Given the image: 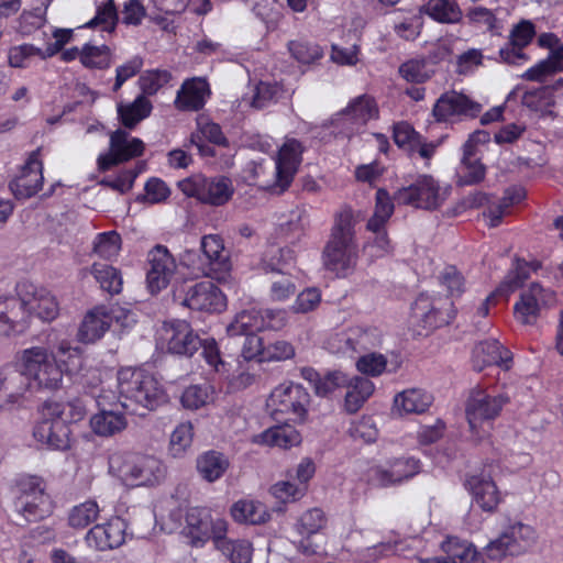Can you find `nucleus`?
Listing matches in <instances>:
<instances>
[{
  "instance_id": "f257e3e1",
  "label": "nucleus",
  "mask_w": 563,
  "mask_h": 563,
  "mask_svg": "<svg viewBox=\"0 0 563 563\" xmlns=\"http://www.w3.org/2000/svg\"><path fill=\"white\" fill-rule=\"evenodd\" d=\"M118 393L121 406L132 415L144 416L166 401L158 380L141 368L125 367L118 372Z\"/></svg>"
},
{
  "instance_id": "f03ea898",
  "label": "nucleus",
  "mask_w": 563,
  "mask_h": 563,
  "mask_svg": "<svg viewBox=\"0 0 563 563\" xmlns=\"http://www.w3.org/2000/svg\"><path fill=\"white\" fill-rule=\"evenodd\" d=\"M323 265L338 276H346L356 265L357 245L354 240L353 217L344 210L335 217L323 254Z\"/></svg>"
},
{
  "instance_id": "7ed1b4c3",
  "label": "nucleus",
  "mask_w": 563,
  "mask_h": 563,
  "mask_svg": "<svg viewBox=\"0 0 563 563\" xmlns=\"http://www.w3.org/2000/svg\"><path fill=\"white\" fill-rule=\"evenodd\" d=\"M110 468L126 486H155L166 477V466L153 455L126 454L114 455Z\"/></svg>"
},
{
  "instance_id": "20e7f679",
  "label": "nucleus",
  "mask_w": 563,
  "mask_h": 563,
  "mask_svg": "<svg viewBox=\"0 0 563 563\" xmlns=\"http://www.w3.org/2000/svg\"><path fill=\"white\" fill-rule=\"evenodd\" d=\"M20 365L37 388L56 390L62 386L64 371L54 352L32 346L20 353Z\"/></svg>"
},
{
  "instance_id": "39448f33",
  "label": "nucleus",
  "mask_w": 563,
  "mask_h": 563,
  "mask_svg": "<svg viewBox=\"0 0 563 563\" xmlns=\"http://www.w3.org/2000/svg\"><path fill=\"white\" fill-rule=\"evenodd\" d=\"M449 191V187L442 188L431 175H419L412 184L395 191L394 200L399 206L435 210L446 200Z\"/></svg>"
},
{
  "instance_id": "423d86ee",
  "label": "nucleus",
  "mask_w": 563,
  "mask_h": 563,
  "mask_svg": "<svg viewBox=\"0 0 563 563\" xmlns=\"http://www.w3.org/2000/svg\"><path fill=\"white\" fill-rule=\"evenodd\" d=\"M177 186L185 196L213 207L225 205L234 194L233 183L225 176L208 178L196 174L179 180Z\"/></svg>"
},
{
  "instance_id": "0eeeda50",
  "label": "nucleus",
  "mask_w": 563,
  "mask_h": 563,
  "mask_svg": "<svg viewBox=\"0 0 563 563\" xmlns=\"http://www.w3.org/2000/svg\"><path fill=\"white\" fill-rule=\"evenodd\" d=\"M310 395L306 388L299 384H282L274 388L267 400V407L272 409V417L279 420V416H287V420L303 421Z\"/></svg>"
},
{
  "instance_id": "6e6552de",
  "label": "nucleus",
  "mask_w": 563,
  "mask_h": 563,
  "mask_svg": "<svg viewBox=\"0 0 563 563\" xmlns=\"http://www.w3.org/2000/svg\"><path fill=\"white\" fill-rule=\"evenodd\" d=\"M537 541V532L530 525L516 521L507 526L500 536L485 548L490 560H501L507 555H520Z\"/></svg>"
},
{
  "instance_id": "1a4fd4ad",
  "label": "nucleus",
  "mask_w": 563,
  "mask_h": 563,
  "mask_svg": "<svg viewBox=\"0 0 563 563\" xmlns=\"http://www.w3.org/2000/svg\"><path fill=\"white\" fill-rule=\"evenodd\" d=\"M228 521L213 516L207 507H191L186 512L185 533L192 547H202L209 540L216 544L220 536L227 534Z\"/></svg>"
},
{
  "instance_id": "9d476101",
  "label": "nucleus",
  "mask_w": 563,
  "mask_h": 563,
  "mask_svg": "<svg viewBox=\"0 0 563 563\" xmlns=\"http://www.w3.org/2000/svg\"><path fill=\"white\" fill-rule=\"evenodd\" d=\"M174 299L192 310L220 312L225 308V296L211 280L181 284L174 291Z\"/></svg>"
},
{
  "instance_id": "9b49d317",
  "label": "nucleus",
  "mask_w": 563,
  "mask_h": 563,
  "mask_svg": "<svg viewBox=\"0 0 563 563\" xmlns=\"http://www.w3.org/2000/svg\"><path fill=\"white\" fill-rule=\"evenodd\" d=\"M420 471L419 460L410 456L395 457L384 464L371 466L366 472V481L375 487H388L412 478Z\"/></svg>"
},
{
  "instance_id": "f8f14e48",
  "label": "nucleus",
  "mask_w": 563,
  "mask_h": 563,
  "mask_svg": "<svg viewBox=\"0 0 563 563\" xmlns=\"http://www.w3.org/2000/svg\"><path fill=\"white\" fill-rule=\"evenodd\" d=\"M23 287L25 291L18 298L21 303L18 313L22 317L21 325L19 327L20 331L32 314L44 321H52L57 317L58 303L51 291L44 288H36L33 285Z\"/></svg>"
},
{
  "instance_id": "ddd939ff",
  "label": "nucleus",
  "mask_w": 563,
  "mask_h": 563,
  "mask_svg": "<svg viewBox=\"0 0 563 563\" xmlns=\"http://www.w3.org/2000/svg\"><path fill=\"white\" fill-rule=\"evenodd\" d=\"M159 339L169 353L188 357L192 356L202 345V339L184 320L164 322Z\"/></svg>"
},
{
  "instance_id": "4468645a",
  "label": "nucleus",
  "mask_w": 563,
  "mask_h": 563,
  "mask_svg": "<svg viewBox=\"0 0 563 563\" xmlns=\"http://www.w3.org/2000/svg\"><path fill=\"white\" fill-rule=\"evenodd\" d=\"M508 401L509 397L506 394L490 395L482 389L473 390L465 409L471 430L475 432L483 422L498 417Z\"/></svg>"
},
{
  "instance_id": "2eb2a0df",
  "label": "nucleus",
  "mask_w": 563,
  "mask_h": 563,
  "mask_svg": "<svg viewBox=\"0 0 563 563\" xmlns=\"http://www.w3.org/2000/svg\"><path fill=\"white\" fill-rule=\"evenodd\" d=\"M144 143L137 137H132L129 132L118 129L110 135L109 152L98 157V168L101 172L139 157L144 152Z\"/></svg>"
},
{
  "instance_id": "dca6fc26",
  "label": "nucleus",
  "mask_w": 563,
  "mask_h": 563,
  "mask_svg": "<svg viewBox=\"0 0 563 563\" xmlns=\"http://www.w3.org/2000/svg\"><path fill=\"white\" fill-rule=\"evenodd\" d=\"M452 302L448 299H432L426 294H420L411 307V317L416 323L426 330H433L449 324L453 319L449 308Z\"/></svg>"
},
{
  "instance_id": "f3484780",
  "label": "nucleus",
  "mask_w": 563,
  "mask_h": 563,
  "mask_svg": "<svg viewBox=\"0 0 563 563\" xmlns=\"http://www.w3.org/2000/svg\"><path fill=\"white\" fill-rule=\"evenodd\" d=\"M482 111V104L455 90L442 93L435 101L432 114L438 122H448L453 118H475Z\"/></svg>"
},
{
  "instance_id": "a211bd4d",
  "label": "nucleus",
  "mask_w": 563,
  "mask_h": 563,
  "mask_svg": "<svg viewBox=\"0 0 563 563\" xmlns=\"http://www.w3.org/2000/svg\"><path fill=\"white\" fill-rule=\"evenodd\" d=\"M146 282L151 292H158L170 283L177 264L165 245H155L147 254Z\"/></svg>"
},
{
  "instance_id": "6ab92c4d",
  "label": "nucleus",
  "mask_w": 563,
  "mask_h": 563,
  "mask_svg": "<svg viewBox=\"0 0 563 563\" xmlns=\"http://www.w3.org/2000/svg\"><path fill=\"white\" fill-rule=\"evenodd\" d=\"M555 301V295L544 289L540 284L532 283L523 290L520 300L516 302L514 310L516 319L523 324H533L543 308L550 307Z\"/></svg>"
},
{
  "instance_id": "aec40b11",
  "label": "nucleus",
  "mask_w": 563,
  "mask_h": 563,
  "mask_svg": "<svg viewBox=\"0 0 563 563\" xmlns=\"http://www.w3.org/2000/svg\"><path fill=\"white\" fill-rule=\"evenodd\" d=\"M43 179V163L37 148L29 155L20 175L10 181L9 188L16 199H29L42 189Z\"/></svg>"
},
{
  "instance_id": "412c9836",
  "label": "nucleus",
  "mask_w": 563,
  "mask_h": 563,
  "mask_svg": "<svg viewBox=\"0 0 563 563\" xmlns=\"http://www.w3.org/2000/svg\"><path fill=\"white\" fill-rule=\"evenodd\" d=\"M126 528L124 519L113 517L106 523L92 527L86 536V541L98 551L113 550L124 543Z\"/></svg>"
},
{
  "instance_id": "4be33fe9",
  "label": "nucleus",
  "mask_w": 563,
  "mask_h": 563,
  "mask_svg": "<svg viewBox=\"0 0 563 563\" xmlns=\"http://www.w3.org/2000/svg\"><path fill=\"white\" fill-rule=\"evenodd\" d=\"M31 385L25 371L4 367L0 371V400L2 409H12L20 405Z\"/></svg>"
},
{
  "instance_id": "5701e85b",
  "label": "nucleus",
  "mask_w": 563,
  "mask_h": 563,
  "mask_svg": "<svg viewBox=\"0 0 563 563\" xmlns=\"http://www.w3.org/2000/svg\"><path fill=\"white\" fill-rule=\"evenodd\" d=\"M465 487L483 511L494 512L501 501V494L496 483L489 474L484 472L470 475Z\"/></svg>"
},
{
  "instance_id": "b1692460",
  "label": "nucleus",
  "mask_w": 563,
  "mask_h": 563,
  "mask_svg": "<svg viewBox=\"0 0 563 563\" xmlns=\"http://www.w3.org/2000/svg\"><path fill=\"white\" fill-rule=\"evenodd\" d=\"M302 152L301 143L295 139L286 140L280 147L276 161V178L278 186L283 189L289 186L297 173Z\"/></svg>"
},
{
  "instance_id": "393cba45",
  "label": "nucleus",
  "mask_w": 563,
  "mask_h": 563,
  "mask_svg": "<svg viewBox=\"0 0 563 563\" xmlns=\"http://www.w3.org/2000/svg\"><path fill=\"white\" fill-rule=\"evenodd\" d=\"M120 316L115 314V310L108 311L104 307H96L90 310L84 318L79 330L78 339L84 343H93L108 331L111 321L119 319Z\"/></svg>"
},
{
  "instance_id": "a878e982",
  "label": "nucleus",
  "mask_w": 563,
  "mask_h": 563,
  "mask_svg": "<svg viewBox=\"0 0 563 563\" xmlns=\"http://www.w3.org/2000/svg\"><path fill=\"white\" fill-rule=\"evenodd\" d=\"M209 96L210 88L206 79H187L177 91L175 107L180 111H199Z\"/></svg>"
},
{
  "instance_id": "bb28decb",
  "label": "nucleus",
  "mask_w": 563,
  "mask_h": 563,
  "mask_svg": "<svg viewBox=\"0 0 563 563\" xmlns=\"http://www.w3.org/2000/svg\"><path fill=\"white\" fill-rule=\"evenodd\" d=\"M68 419L41 420L34 428L33 435L36 441L54 450L69 448L70 430Z\"/></svg>"
},
{
  "instance_id": "cd10ccee",
  "label": "nucleus",
  "mask_w": 563,
  "mask_h": 563,
  "mask_svg": "<svg viewBox=\"0 0 563 563\" xmlns=\"http://www.w3.org/2000/svg\"><path fill=\"white\" fill-rule=\"evenodd\" d=\"M511 353L497 340H487L477 344L473 350V366L481 372L486 366L498 365L509 368Z\"/></svg>"
},
{
  "instance_id": "c85d7f7f",
  "label": "nucleus",
  "mask_w": 563,
  "mask_h": 563,
  "mask_svg": "<svg viewBox=\"0 0 563 563\" xmlns=\"http://www.w3.org/2000/svg\"><path fill=\"white\" fill-rule=\"evenodd\" d=\"M300 375L319 397H327L347 385V376L341 371H329L321 375L314 368L306 366L300 369Z\"/></svg>"
},
{
  "instance_id": "c756f323",
  "label": "nucleus",
  "mask_w": 563,
  "mask_h": 563,
  "mask_svg": "<svg viewBox=\"0 0 563 563\" xmlns=\"http://www.w3.org/2000/svg\"><path fill=\"white\" fill-rule=\"evenodd\" d=\"M229 467V459L223 453L213 450L200 454L196 461L198 474L208 483L220 479Z\"/></svg>"
},
{
  "instance_id": "7c9ffc66",
  "label": "nucleus",
  "mask_w": 563,
  "mask_h": 563,
  "mask_svg": "<svg viewBox=\"0 0 563 563\" xmlns=\"http://www.w3.org/2000/svg\"><path fill=\"white\" fill-rule=\"evenodd\" d=\"M345 121L353 125H365L369 120L378 117V107L373 97L362 95L354 98L342 111Z\"/></svg>"
},
{
  "instance_id": "2f4dec72",
  "label": "nucleus",
  "mask_w": 563,
  "mask_h": 563,
  "mask_svg": "<svg viewBox=\"0 0 563 563\" xmlns=\"http://www.w3.org/2000/svg\"><path fill=\"white\" fill-rule=\"evenodd\" d=\"M432 400L427 391L411 388L395 396L394 408L399 413H422L431 406Z\"/></svg>"
},
{
  "instance_id": "473e14b6",
  "label": "nucleus",
  "mask_w": 563,
  "mask_h": 563,
  "mask_svg": "<svg viewBox=\"0 0 563 563\" xmlns=\"http://www.w3.org/2000/svg\"><path fill=\"white\" fill-rule=\"evenodd\" d=\"M214 548L231 563H251L253 545L245 539H230L222 534L216 540Z\"/></svg>"
},
{
  "instance_id": "72a5a7b5",
  "label": "nucleus",
  "mask_w": 563,
  "mask_h": 563,
  "mask_svg": "<svg viewBox=\"0 0 563 563\" xmlns=\"http://www.w3.org/2000/svg\"><path fill=\"white\" fill-rule=\"evenodd\" d=\"M152 108L151 101L144 95H140L133 102L118 103L117 111L122 125L133 129L151 114Z\"/></svg>"
},
{
  "instance_id": "f704fd0d",
  "label": "nucleus",
  "mask_w": 563,
  "mask_h": 563,
  "mask_svg": "<svg viewBox=\"0 0 563 563\" xmlns=\"http://www.w3.org/2000/svg\"><path fill=\"white\" fill-rule=\"evenodd\" d=\"M423 12L443 24H456L463 19V11L456 0H428Z\"/></svg>"
},
{
  "instance_id": "c9c22d12",
  "label": "nucleus",
  "mask_w": 563,
  "mask_h": 563,
  "mask_svg": "<svg viewBox=\"0 0 563 563\" xmlns=\"http://www.w3.org/2000/svg\"><path fill=\"white\" fill-rule=\"evenodd\" d=\"M200 247L209 264L216 271L228 272L231 267L229 252L225 251L223 240L218 234L205 235Z\"/></svg>"
},
{
  "instance_id": "e433bc0d",
  "label": "nucleus",
  "mask_w": 563,
  "mask_h": 563,
  "mask_svg": "<svg viewBox=\"0 0 563 563\" xmlns=\"http://www.w3.org/2000/svg\"><path fill=\"white\" fill-rule=\"evenodd\" d=\"M258 442L280 449H289L301 442V435L295 427L284 423L274 426L262 432L258 435Z\"/></svg>"
},
{
  "instance_id": "4c0bfd02",
  "label": "nucleus",
  "mask_w": 563,
  "mask_h": 563,
  "mask_svg": "<svg viewBox=\"0 0 563 563\" xmlns=\"http://www.w3.org/2000/svg\"><path fill=\"white\" fill-rule=\"evenodd\" d=\"M521 103L531 111L540 113L541 117H556L555 112L551 110L555 104V99L550 86L526 91L521 98Z\"/></svg>"
},
{
  "instance_id": "58836bf2",
  "label": "nucleus",
  "mask_w": 563,
  "mask_h": 563,
  "mask_svg": "<svg viewBox=\"0 0 563 563\" xmlns=\"http://www.w3.org/2000/svg\"><path fill=\"white\" fill-rule=\"evenodd\" d=\"M27 505H15V511L23 517L26 522H36L48 517L53 511V505L46 492L33 494L27 497Z\"/></svg>"
},
{
  "instance_id": "ea45409f",
  "label": "nucleus",
  "mask_w": 563,
  "mask_h": 563,
  "mask_svg": "<svg viewBox=\"0 0 563 563\" xmlns=\"http://www.w3.org/2000/svg\"><path fill=\"white\" fill-rule=\"evenodd\" d=\"M264 329L262 311L256 309L243 310L238 313L234 320L227 327L229 336H241L255 334Z\"/></svg>"
},
{
  "instance_id": "a19ab883",
  "label": "nucleus",
  "mask_w": 563,
  "mask_h": 563,
  "mask_svg": "<svg viewBox=\"0 0 563 563\" xmlns=\"http://www.w3.org/2000/svg\"><path fill=\"white\" fill-rule=\"evenodd\" d=\"M345 387L349 390L345 395L344 406L350 413L356 412L374 391V384L367 377L356 376L352 380L347 379Z\"/></svg>"
},
{
  "instance_id": "79ce46f5",
  "label": "nucleus",
  "mask_w": 563,
  "mask_h": 563,
  "mask_svg": "<svg viewBox=\"0 0 563 563\" xmlns=\"http://www.w3.org/2000/svg\"><path fill=\"white\" fill-rule=\"evenodd\" d=\"M20 302L14 297H0V336L20 331L22 317L18 313Z\"/></svg>"
},
{
  "instance_id": "37998d69",
  "label": "nucleus",
  "mask_w": 563,
  "mask_h": 563,
  "mask_svg": "<svg viewBox=\"0 0 563 563\" xmlns=\"http://www.w3.org/2000/svg\"><path fill=\"white\" fill-rule=\"evenodd\" d=\"M232 518L240 523L260 525L266 521L268 515L261 503L239 500L231 507Z\"/></svg>"
},
{
  "instance_id": "c03bdc74",
  "label": "nucleus",
  "mask_w": 563,
  "mask_h": 563,
  "mask_svg": "<svg viewBox=\"0 0 563 563\" xmlns=\"http://www.w3.org/2000/svg\"><path fill=\"white\" fill-rule=\"evenodd\" d=\"M93 432L101 437H109L122 431L126 427L123 415L113 411H102L90 419Z\"/></svg>"
},
{
  "instance_id": "a18cd8bd",
  "label": "nucleus",
  "mask_w": 563,
  "mask_h": 563,
  "mask_svg": "<svg viewBox=\"0 0 563 563\" xmlns=\"http://www.w3.org/2000/svg\"><path fill=\"white\" fill-rule=\"evenodd\" d=\"M394 212V203L387 190L378 189L376 191V206L372 218L367 221V229L374 233H378L385 228Z\"/></svg>"
},
{
  "instance_id": "49530a36",
  "label": "nucleus",
  "mask_w": 563,
  "mask_h": 563,
  "mask_svg": "<svg viewBox=\"0 0 563 563\" xmlns=\"http://www.w3.org/2000/svg\"><path fill=\"white\" fill-rule=\"evenodd\" d=\"M91 274L100 284V287L110 295H118L122 290V277L120 272L107 264L93 263Z\"/></svg>"
},
{
  "instance_id": "de8ad7c7",
  "label": "nucleus",
  "mask_w": 563,
  "mask_h": 563,
  "mask_svg": "<svg viewBox=\"0 0 563 563\" xmlns=\"http://www.w3.org/2000/svg\"><path fill=\"white\" fill-rule=\"evenodd\" d=\"M531 269H537V266H532L527 262L517 258L514 269H511L501 282L497 288V292L507 297L510 292L523 285L528 279Z\"/></svg>"
},
{
  "instance_id": "09e8293b",
  "label": "nucleus",
  "mask_w": 563,
  "mask_h": 563,
  "mask_svg": "<svg viewBox=\"0 0 563 563\" xmlns=\"http://www.w3.org/2000/svg\"><path fill=\"white\" fill-rule=\"evenodd\" d=\"M119 20L118 10L114 0H104L97 7V13L93 19L85 24L86 27L101 26L102 31L112 33Z\"/></svg>"
},
{
  "instance_id": "8fccbe9b",
  "label": "nucleus",
  "mask_w": 563,
  "mask_h": 563,
  "mask_svg": "<svg viewBox=\"0 0 563 563\" xmlns=\"http://www.w3.org/2000/svg\"><path fill=\"white\" fill-rule=\"evenodd\" d=\"M44 490H46V485L42 477L35 475H23L19 477L14 485V506H26L27 501L25 500L27 497Z\"/></svg>"
},
{
  "instance_id": "3c124183",
  "label": "nucleus",
  "mask_w": 563,
  "mask_h": 563,
  "mask_svg": "<svg viewBox=\"0 0 563 563\" xmlns=\"http://www.w3.org/2000/svg\"><path fill=\"white\" fill-rule=\"evenodd\" d=\"M111 57V49L107 45L86 44L81 49L80 62L88 68L106 69L112 63Z\"/></svg>"
},
{
  "instance_id": "603ef678",
  "label": "nucleus",
  "mask_w": 563,
  "mask_h": 563,
  "mask_svg": "<svg viewBox=\"0 0 563 563\" xmlns=\"http://www.w3.org/2000/svg\"><path fill=\"white\" fill-rule=\"evenodd\" d=\"M100 509L95 500H87L75 506L68 516L69 526L76 529H84L95 522Z\"/></svg>"
},
{
  "instance_id": "864d4df0",
  "label": "nucleus",
  "mask_w": 563,
  "mask_h": 563,
  "mask_svg": "<svg viewBox=\"0 0 563 563\" xmlns=\"http://www.w3.org/2000/svg\"><path fill=\"white\" fill-rule=\"evenodd\" d=\"M122 240L117 231L102 232L97 234L93 241V253L98 256L112 260L119 255Z\"/></svg>"
},
{
  "instance_id": "5fc2aeb1",
  "label": "nucleus",
  "mask_w": 563,
  "mask_h": 563,
  "mask_svg": "<svg viewBox=\"0 0 563 563\" xmlns=\"http://www.w3.org/2000/svg\"><path fill=\"white\" fill-rule=\"evenodd\" d=\"M288 51L300 64H312L323 56V51L318 44L306 40L290 41Z\"/></svg>"
},
{
  "instance_id": "6e6d98bb",
  "label": "nucleus",
  "mask_w": 563,
  "mask_h": 563,
  "mask_svg": "<svg viewBox=\"0 0 563 563\" xmlns=\"http://www.w3.org/2000/svg\"><path fill=\"white\" fill-rule=\"evenodd\" d=\"M297 291L295 278L285 272L273 273L269 297L273 301H285Z\"/></svg>"
},
{
  "instance_id": "4d7b16f0",
  "label": "nucleus",
  "mask_w": 563,
  "mask_h": 563,
  "mask_svg": "<svg viewBox=\"0 0 563 563\" xmlns=\"http://www.w3.org/2000/svg\"><path fill=\"white\" fill-rule=\"evenodd\" d=\"M192 438V424L190 422L179 423L170 434L169 453L174 457L183 456L191 446Z\"/></svg>"
},
{
  "instance_id": "13d9d810",
  "label": "nucleus",
  "mask_w": 563,
  "mask_h": 563,
  "mask_svg": "<svg viewBox=\"0 0 563 563\" xmlns=\"http://www.w3.org/2000/svg\"><path fill=\"white\" fill-rule=\"evenodd\" d=\"M353 353H361L378 346L382 342V334L376 328L351 329Z\"/></svg>"
},
{
  "instance_id": "bf43d9fd",
  "label": "nucleus",
  "mask_w": 563,
  "mask_h": 563,
  "mask_svg": "<svg viewBox=\"0 0 563 563\" xmlns=\"http://www.w3.org/2000/svg\"><path fill=\"white\" fill-rule=\"evenodd\" d=\"M213 388L209 384L191 385L181 395V404L185 408L196 410L205 406L210 399Z\"/></svg>"
},
{
  "instance_id": "052dcab7",
  "label": "nucleus",
  "mask_w": 563,
  "mask_h": 563,
  "mask_svg": "<svg viewBox=\"0 0 563 563\" xmlns=\"http://www.w3.org/2000/svg\"><path fill=\"white\" fill-rule=\"evenodd\" d=\"M327 523V517L320 508H312L303 512L296 525L297 531L302 536L319 532Z\"/></svg>"
},
{
  "instance_id": "680f3d73",
  "label": "nucleus",
  "mask_w": 563,
  "mask_h": 563,
  "mask_svg": "<svg viewBox=\"0 0 563 563\" xmlns=\"http://www.w3.org/2000/svg\"><path fill=\"white\" fill-rule=\"evenodd\" d=\"M295 260L292 250L288 247H269L264 257V268L266 272L280 273L283 267Z\"/></svg>"
},
{
  "instance_id": "e2e57ef3",
  "label": "nucleus",
  "mask_w": 563,
  "mask_h": 563,
  "mask_svg": "<svg viewBox=\"0 0 563 563\" xmlns=\"http://www.w3.org/2000/svg\"><path fill=\"white\" fill-rule=\"evenodd\" d=\"M172 78L168 70L152 69L144 71L139 78V85L144 95H154Z\"/></svg>"
},
{
  "instance_id": "0e129e2a",
  "label": "nucleus",
  "mask_w": 563,
  "mask_h": 563,
  "mask_svg": "<svg viewBox=\"0 0 563 563\" xmlns=\"http://www.w3.org/2000/svg\"><path fill=\"white\" fill-rule=\"evenodd\" d=\"M468 25L481 27L485 26L487 31L493 32L497 29L498 19L493 10L478 5L467 9L465 14Z\"/></svg>"
},
{
  "instance_id": "69168bd1",
  "label": "nucleus",
  "mask_w": 563,
  "mask_h": 563,
  "mask_svg": "<svg viewBox=\"0 0 563 563\" xmlns=\"http://www.w3.org/2000/svg\"><path fill=\"white\" fill-rule=\"evenodd\" d=\"M399 74L410 82L421 84L431 77L427 63L423 59H411L400 65Z\"/></svg>"
},
{
  "instance_id": "338daca9",
  "label": "nucleus",
  "mask_w": 563,
  "mask_h": 563,
  "mask_svg": "<svg viewBox=\"0 0 563 563\" xmlns=\"http://www.w3.org/2000/svg\"><path fill=\"white\" fill-rule=\"evenodd\" d=\"M280 88L277 84L261 81L256 88L252 99V106L256 109H263L271 102L278 99Z\"/></svg>"
},
{
  "instance_id": "774afa93",
  "label": "nucleus",
  "mask_w": 563,
  "mask_h": 563,
  "mask_svg": "<svg viewBox=\"0 0 563 563\" xmlns=\"http://www.w3.org/2000/svg\"><path fill=\"white\" fill-rule=\"evenodd\" d=\"M42 54V49L32 44H22L10 48L8 58L9 64L12 67L23 68L26 67L29 60L33 57H38Z\"/></svg>"
}]
</instances>
